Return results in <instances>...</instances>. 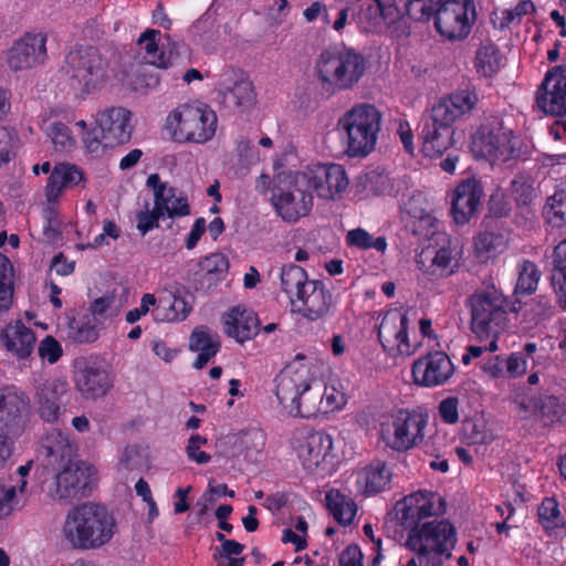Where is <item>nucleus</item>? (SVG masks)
<instances>
[{"mask_svg": "<svg viewBox=\"0 0 566 566\" xmlns=\"http://www.w3.org/2000/svg\"><path fill=\"white\" fill-rule=\"evenodd\" d=\"M322 363L297 354L275 378V395L290 416L317 418L342 411L348 401L339 379L321 380Z\"/></svg>", "mask_w": 566, "mask_h": 566, "instance_id": "obj_1", "label": "nucleus"}, {"mask_svg": "<svg viewBox=\"0 0 566 566\" xmlns=\"http://www.w3.org/2000/svg\"><path fill=\"white\" fill-rule=\"evenodd\" d=\"M117 531V521L105 506L82 503L65 513L59 538L62 545L74 551H97L108 545Z\"/></svg>", "mask_w": 566, "mask_h": 566, "instance_id": "obj_2", "label": "nucleus"}, {"mask_svg": "<svg viewBox=\"0 0 566 566\" xmlns=\"http://www.w3.org/2000/svg\"><path fill=\"white\" fill-rule=\"evenodd\" d=\"M378 437L388 449L396 452L422 448L428 453H434L448 444L447 434L430 427L426 412L410 409H398L384 416L379 422Z\"/></svg>", "mask_w": 566, "mask_h": 566, "instance_id": "obj_3", "label": "nucleus"}, {"mask_svg": "<svg viewBox=\"0 0 566 566\" xmlns=\"http://www.w3.org/2000/svg\"><path fill=\"white\" fill-rule=\"evenodd\" d=\"M478 96L468 90L441 97L431 108L430 122L422 128V151L426 156H440L453 145V124L468 115L475 106Z\"/></svg>", "mask_w": 566, "mask_h": 566, "instance_id": "obj_4", "label": "nucleus"}, {"mask_svg": "<svg viewBox=\"0 0 566 566\" xmlns=\"http://www.w3.org/2000/svg\"><path fill=\"white\" fill-rule=\"evenodd\" d=\"M93 128L84 119L74 123L80 132L81 140L92 155H99L105 147H116L128 143L135 129V118L132 111L123 106H107L94 115Z\"/></svg>", "mask_w": 566, "mask_h": 566, "instance_id": "obj_5", "label": "nucleus"}, {"mask_svg": "<svg viewBox=\"0 0 566 566\" xmlns=\"http://www.w3.org/2000/svg\"><path fill=\"white\" fill-rule=\"evenodd\" d=\"M280 281L294 312L308 321H317L328 314L333 306L332 293L321 280L310 279L303 268L284 265Z\"/></svg>", "mask_w": 566, "mask_h": 566, "instance_id": "obj_6", "label": "nucleus"}, {"mask_svg": "<svg viewBox=\"0 0 566 566\" xmlns=\"http://www.w3.org/2000/svg\"><path fill=\"white\" fill-rule=\"evenodd\" d=\"M280 281L294 312L308 321H317L328 314L333 306L332 293L321 280L310 279L303 268L284 265Z\"/></svg>", "mask_w": 566, "mask_h": 566, "instance_id": "obj_7", "label": "nucleus"}, {"mask_svg": "<svg viewBox=\"0 0 566 566\" xmlns=\"http://www.w3.org/2000/svg\"><path fill=\"white\" fill-rule=\"evenodd\" d=\"M458 542L455 526L447 518H432L407 531L405 547L427 566H443Z\"/></svg>", "mask_w": 566, "mask_h": 566, "instance_id": "obj_8", "label": "nucleus"}, {"mask_svg": "<svg viewBox=\"0 0 566 566\" xmlns=\"http://www.w3.org/2000/svg\"><path fill=\"white\" fill-rule=\"evenodd\" d=\"M293 448L303 470L316 480L333 475L343 461L340 441L323 430L297 437Z\"/></svg>", "mask_w": 566, "mask_h": 566, "instance_id": "obj_9", "label": "nucleus"}, {"mask_svg": "<svg viewBox=\"0 0 566 566\" xmlns=\"http://www.w3.org/2000/svg\"><path fill=\"white\" fill-rule=\"evenodd\" d=\"M381 114L371 104L360 103L345 112L337 120V129L352 157H365L377 143Z\"/></svg>", "mask_w": 566, "mask_h": 566, "instance_id": "obj_10", "label": "nucleus"}, {"mask_svg": "<svg viewBox=\"0 0 566 566\" xmlns=\"http://www.w3.org/2000/svg\"><path fill=\"white\" fill-rule=\"evenodd\" d=\"M218 117L207 104L193 102L179 105L166 119V128L178 143L206 144L217 132Z\"/></svg>", "mask_w": 566, "mask_h": 566, "instance_id": "obj_11", "label": "nucleus"}, {"mask_svg": "<svg viewBox=\"0 0 566 566\" xmlns=\"http://www.w3.org/2000/svg\"><path fill=\"white\" fill-rule=\"evenodd\" d=\"M65 72L74 94L85 98L101 91L109 80L107 63L93 46L72 49L65 57Z\"/></svg>", "mask_w": 566, "mask_h": 566, "instance_id": "obj_12", "label": "nucleus"}, {"mask_svg": "<svg viewBox=\"0 0 566 566\" xmlns=\"http://www.w3.org/2000/svg\"><path fill=\"white\" fill-rule=\"evenodd\" d=\"M366 71L365 57L353 49H331L323 51L315 64L319 81L337 91L353 88Z\"/></svg>", "mask_w": 566, "mask_h": 566, "instance_id": "obj_13", "label": "nucleus"}, {"mask_svg": "<svg viewBox=\"0 0 566 566\" xmlns=\"http://www.w3.org/2000/svg\"><path fill=\"white\" fill-rule=\"evenodd\" d=\"M470 148L474 157L492 166L510 164L520 156L513 130L499 120L481 125L471 136Z\"/></svg>", "mask_w": 566, "mask_h": 566, "instance_id": "obj_14", "label": "nucleus"}, {"mask_svg": "<svg viewBox=\"0 0 566 566\" xmlns=\"http://www.w3.org/2000/svg\"><path fill=\"white\" fill-rule=\"evenodd\" d=\"M326 201L343 198L349 187L345 168L339 164H313L298 171V185Z\"/></svg>", "mask_w": 566, "mask_h": 566, "instance_id": "obj_15", "label": "nucleus"}, {"mask_svg": "<svg viewBox=\"0 0 566 566\" xmlns=\"http://www.w3.org/2000/svg\"><path fill=\"white\" fill-rule=\"evenodd\" d=\"M434 28L447 41H462L469 36L476 20L473 0L441 1L434 10Z\"/></svg>", "mask_w": 566, "mask_h": 566, "instance_id": "obj_16", "label": "nucleus"}, {"mask_svg": "<svg viewBox=\"0 0 566 566\" xmlns=\"http://www.w3.org/2000/svg\"><path fill=\"white\" fill-rule=\"evenodd\" d=\"M471 329L479 338L496 337L504 326V298L497 291H483L469 300Z\"/></svg>", "mask_w": 566, "mask_h": 566, "instance_id": "obj_17", "label": "nucleus"}, {"mask_svg": "<svg viewBox=\"0 0 566 566\" xmlns=\"http://www.w3.org/2000/svg\"><path fill=\"white\" fill-rule=\"evenodd\" d=\"M395 513L400 525L407 532L429 521L430 517L438 518L443 515L446 501L436 492L419 490L398 501L395 505Z\"/></svg>", "mask_w": 566, "mask_h": 566, "instance_id": "obj_18", "label": "nucleus"}, {"mask_svg": "<svg viewBox=\"0 0 566 566\" xmlns=\"http://www.w3.org/2000/svg\"><path fill=\"white\" fill-rule=\"evenodd\" d=\"M271 205L285 222L295 223L313 208V196L305 185H298V171L289 177L284 187H277L271 196Z\"/></svg>", "mask_w": 566, "mask_h": 566, "instance_id": "obj_19", "label": "nucleus"}, {"mask_svg": "<svg viewBox=\"0 0 566 566\" xmlns=\"http://www.w3.org/2000/svg\"><path fill=\"white\" fill-rule=\"evenodd\" d=\"M408 314L401 310L387 311L378 327V338L384 350L390 356H411L420 343L411 340L408 334Z\"/></svg>", "mask_w": 566, "mask_h": 566, "instance_id": "obj_20", "label": "nucleus"}, {"mask_svg": "<svg viewBox=\"0 0 566 566\" xmlns=\"http://www.w3.org/2000/svg\"><path fill=\"white\" fill-rule=\"evenodd\" d=\"M461 254L447 234H440L434 244H429L417 254V268L427 275L448 277L460 266Z\"/></svg>", "mask_w": 566, "mask_h": 566, "instance_id": "obj_21", "label": "nucleus"}, {"mask_svg": "<svg viewBox=\"0 0 566 566\" xmlns=\"http://www.w3.org/2000/svg\"><path fill=\"white\" fill-rule=\"evenodd\" d=\"M30 420L28 395L15 386L0 387V430L18 439Z\"/></svg>", "mask_w": 566, "mask_h": 566, "instance_id": "obj_22", "label": "nucleus"}, {"mask_svg": "<svg viewBox=\"0 0 566 566\" xmlns=\"http://www.w3.org/2000/svg\"><path fill=\"white\" fill-rule=\"evenodd\" d=\"M73 381L81 396L90 400L104 397L113 387L112 374L103 363L93 358L75 361Z\"/></svg>", "mask_w": 566, "mask_h": 566, "instance_id": "obj_23", "label": "nucleus"}, {"mask_svg": "<svg viewBox=\"0 0 566 566\" xmlns=\"http://www.w3.org/2000/svg\"><path fill=\"white\" fill-rule=\"evenodd\" d=\"M51 468L56 471L53 495L61 501H70L84 493L96 475L92 464L75 460Z\"/></svg>", "mask_w": 566, "mask_h": 566, "instance_id": "obj_24", "label": "nucleus"}, {"mask_svg": "<svg viewBox=\"0 0 566 566\" xmlns=\"http://www.w3.org/2000/svg\"><path fill=\"white\" fill-rule=\"evenodd\" d=\"M48 36L43 32H27L15 40L7 53V63L13 71H25L43 65L48 60Z\"/></svg>", "mask_w": 566, "mask_h": 566, "instance_id": "obj_25", "label": "nucleus"}, {"mask_svg": "<svg viewBox=\"0 0 566 566\" xmlns=\"http://www.w3.org/2000/svg\"><path fill=\"white\" fill-rule=\"evenodd\" d=\"M484 197V187L480 179L469 177L448 193L450 214L458 226L468 224L481 207Z\"/></svg>", "mask_w": 566, "mask_h": 566, "instance_id": "obj_26", "label": "nucleus"}, {"mask_svg": "<svg viewBox=\"0 0 566 566\" xmlns=\"http://www.w3.org/2000/svg\"><path fill=\"white\" fill-rule=\"evenodd\" d=\"M454 370L451 358L444 352L433 350L412 363L411 377L420 387L434 388L448 382Z\"/></svg>", "mask_w": 566, "mask_h": 566, "instance_id": "obj_27", "label": "nucleus"}, {"mask_svg": "<svg viewBox=\"0 0 566 566\" xmlns=\"http://www.w3.org/2000/svg\"><path fill=\"white\" fill-rule=\"evenodd\" d=\"M536 101L538 107L547 114H566V67L555 66L546 73Z\"/></svg>", "mask_w": 566, "mask_h": 566, "instance_id": "obj_28", "label": "nucleus"}, {"mask_svg": "<svg viewBox=\"0 0 566 566\" xmlns=\"http://www.w3.org/2000/svg\"><path fill=\"white\" fill-rule=\"evenodd\" d=\"M35 342L34 332L20 319L8 323L0 331L1 347L18 361H25L32 356Z\"/></svg>", "mask_w": 566, "mask_h": 566, "instance_id": "obj_29", "label": "nucleus"}, {"mask_svg": "<svg viewBox=\"0 0 566 566\" xmlns=\"http://www.w3.org/2000/svg\"><path fill=\"white\" fill-rule=\"evenodd\" d=\"M147 185L154 189L155 208L159 216L180 218L190 213L187 197L178 189L163 184L158 175H150Z\"/></svg>", "mask_w": 566, "mask_h": 566, "instance_id": "obj_30", "label": "nucleus"}, {"mask_svg": "<svg viewBox=\"0 0 566 566\" xmlns=\"http://www.w3.org/2000/svg\"><path fill=\"white\" fill-rule=\"evenodd\" d=\"M223 329L227 336L243 344L258 334L259 319L253 311L243 305H235L222 316Z\"/></svg>", "mask_w": 566, "mask_h": 566, "instance_id": "obj_31", "label": "nucleus"}, {"mask_svg": "<svg viewBox=\"0 0 566 566\" xmlns=\"http://www.w3.org/2000/svg\"><path fill=\"white\" fill-rule=\"evenodd\" d=\"M85 181V174L80 166L67 161L59 163L52 168L45 186V198L48 202H56L64 190Z\"/></svg>", "mask_w": 566, "mask_h": 566, "instance_id": "obj_32", "label": "nucleus"}, {"mask_svg": "<svg viewBox=\"0 0 566 566\" xmlns=\"http://www.w3.org/2000/svg\"><path fill=\"white\" fill-rule=\"evenodd\" d=\"M41 130L52 144L55 153L69 154L76 148V137L71 128L62 122L56 111H51L42 117Z\"/></svg>", "mask_w": 566, "mask_h": 566, "instance_id": "obj_33", "label": "nucleus"}, {"mask_svg": "<svg viewBox=\"0 0 566 566\" xmlns=\"http://www.w3.org/2000/svg\"><path fill=\"white\" fill-rule=\"evenodd\" d=\"M41 446L49 467H55L74 460L76 444L67 432L53 429L42 439Z\"/></svg>", "mask_w": 566, "mask_h": 566, "instance_id": "obj_34", "label": "nucleus"}, {"mask_svg": "<svg viewBox=\"0 0 566 566\" xmlns=\"http://www.w3.org/2000/svg\"><path fill=\"white\" fill-rule=\"evenodd\" d=\"M390 9L380 0H356L352 6V19L361 31L374 32L386 21Z\"/></svg>", "mask_w": 566, "mask_h": 566, "instance_id": "obj_35", "label": "nucleus"}, {"mask_svg": "<svg viewBox=\"0 0 566 566\" xmlns=\"http://www.w3.org/2000/svg\"><path fill=\"white\" fill-rule=\"evenodd\" d=\"M221 342L217 332L206 327H196L189 339V348L197 352L198 356L193 367L201 369L220 350Z\"/></svg>", "mask_w": 566, "mask_h": 566, "instance_id": "obj_36", "label": "nucleus"}, {"mask_svg": "<svg viewBox=\"0 0 566 566\" xmlns=\"http://www.w3.org/2000/svg\"><path fill=\"white\" fill-rule=\"evenodd\" d=\"M391 480V471L381 461L371 462L357 472L356 488L365 494L377 493L386 489Z\"/></svg>", "mask_w": 566, "mask_h": 566, "instance_id": "obj_37", "label": "nucleus"}, {"mask_svg": "<svg viewBox=\"0 0 566 566\" xmlns=\"http://www.w3.org/2000/svg\"><path fill=\"white\" fill-rule=\"evenodd\" d=\"M191 311V304L187 297L171 294L169 297L159 298L158 306L154 310V321L158 323L181 322Z\"/></svg>", "mask_w": 566, "mask_h": 566, "instance_id": "obj_38", "label": "nucleus"}, {"mask_svg": "<svg viewBox=\"0 0 566 566\" xmlns=\"http://www.w3.org/2000/svg\"><path fill=\"white\" fill-rule=\"evenodd\" d=\"M475 256L481 262H488L506 251L509 238L502 232L484 231L473 239Z\"/></svg>", "mask_w": 566, "mask_h": 566, "instance_id": "obj_39", "label": "nucleus"}, {"mask_svg": "<svg viewBox=\"0 0 566 566\" xmlns=\"http://www.w3.org/2000/svg\"><path fill=\"white\" fill-rule=\"evenodd\" d=\"M325 501L329 513L339 525L347 526L354 522L358 507L352 496L332 489L326 493Z\"/></svg>", "mask_w": 566, "mask_h": 566, "instance_id": "obj_40", "label": "nucleus"}, {"mask_svg": "<svg viewBox=\"0 0 566 566\" xmlns=\"http://www.w3.org/2000/svg\"><path fill=\"white\" fill-rule=\"evenodd\" d=\"M502 66L503 56L497 46L490 41L481 43L474 57L476 72L484 77H490L497 73Z\"/></svg>", "mask_w": 566, "mask_h": 566, "instance_id": "obj_41", "label": "nucleus"}, {"mask_svg": "<svg viewBox=\"0 0 566 566\" xmlns=\"http://www.w3.org/2000/svg\"><path fill=\"white\" fill-rule=\"evenodd\" d=\"M537 345L533 342H528L523 346V350L512 353L505 358V376L516 378L523 376L528 368V361L531 360L533 366L538 364Z\"/></svg>", "mask_w": 566, "mask_h": 566, "instance_id": "obj_42", "label": "nucleus"}, {"mask_svg": "<svg viewBox=\"0 0 566 566\" xmlns=\"http://www.w3.org/2000/svg\"><path fill=\"white\" fill-rule=\"evenodd\" d=\"M537 514L541 525L547 533L559 535L564 532L565 521L555 499L546 497L543 500Z\"/></svg>", "mask_w": 566, "mask_h": 566, "instance_id": "obj_43", "label": "nucleus"}, {"mask_svg": "<svg viewBox=\"0 0 566 566\" xmlns=\"http://www.w3.org/2000/svg\"><path fill=\"white\" fill-rule=\"evenodd\" d=\"M552 283L560 306L566 310V239L554 251Z\"/></svg>", "mask_w": 566, "mask_h": 566, "instance_id": "obj_44", "label": "nucleus"}, {"mask_svg": "<svg viewBox=\"0 0 566 566\" xmlns=\"http://www.w3.org/2000/svg\"><path fill=\"white\" fill-rule=\"evenodd\" d=\"M160 35V32L157 30H147L140 35L138 43L142 50L146 52L148 63L165 69L171 63V52L167 54L164 51H159L158 39Z\"/></svg>", "mask_w": 566, "mask_h": 566, "instance_id": "obj_45", "label": "nucleus"}, {"mask_svg": "<svg viewBox=\"0 0 566 566\" xmlns=\"http://www.w3.org/2000/svg\"><path fill=\"white\" fill-rule=\"evenodd\" d=\"M27 482L7 484L0 482V521L10 517L20 509L21 495L25 492Z\"/></svg>", "mask_w": 566, "mask_h": 566, "instance_id": "obj_46", "label": "nucleus"}, {"mask_svg": "<svg viewBox=\"0 0 566 566\" xmlns=\"http://www.w3.org/2000/svg\"><path fill=\"white\" fill-rule=\"evenodd\" d=\"M463 434L471 444H485L494 440L493 430L483 416H474L463 423Z\"/></svg>", "mask_w": 566, "mask_h": 566, "instance_id": "obj_47", "label": "nucleus"}, {"mask_svg": "<svg viewBox=\"0 0 566 566\" xmlns=\"http://www.w3.org/2000/svg\"><path fill=\"white\" fill-rule=\"evenodd\" d=\"M227 98L242 112L250 109L256 101L253 83L248 77L242 76L229 91Z\"/></svg>", "mask_w": 566, "mask_h": 566, "instance_id": "obj_48", "label": "nucleus"}, {"mask_svg": "<svg viewBox=\"0 0 566 566\" xmlns=\"http://www.w3.org/2000/svg\"><path fill=\"white\" fill-rule=\"evenodd\" d=\"M345 240L348 247L359 250L375 249L379 253H385L387 250V241L385 237L375 238L363 228L349 230Z\"/></svg>", "mask_w": 566, "mask_h": 566, "instance_id": "obj_49", "label": "nucleus"}, {"mask_svg": "<svg viewBox=\"0 0 566 566\" xmlns=\"http://www.w3.org/2000/svg\"><path fill=\"white\" fill-rule=\"evenodd\" d=\"M517 274L515 294L528 295L534 293L541 277L537 266L533 262L524 260L517 265Z\"/></svg>", "mask_w": 566, "mask_h": 566, "instance_id": "obj_50", "label": "nucleus"}, {"mask_svg": "<svg viewBox=\"0 0 566 566\" xmlns=\"http://www.w3.org/2000/svg\"><path fill=\"white\" fill-rule=\"evenodd\" d=\"M13 298V268L10 260L0 253V312L8 311Z\"/></svg>", "mask_w": 566, "mask_h": 566, "instance_id": "obj_51", "label": "nucleus"}, {"mask_svg": "<svg viewBox=\"0 0 566 566\" xmlns=\"http://www.w3.org/2000/svg\"><path fill=\"white\" fill-rule=\"evenodd\" d=\"M544 216L553 227H560L566 223V195L556 188L544 207Z\"/></svg>", "mask_w": 566, "mask_h": 566, "instance_id": "obj_52", "label": "nucleus"}, {"mask_svg": "<svg viewBox=\"0 0 566 566\" xmlns=\"http://www.w3.org/2000/svg\"><path fill=\"white\" fill-rule=\"evenodd\" d=\"M208 446L209 442L206 437L199 433L191 434L185 447L187 459L198 465L208 464L212 459L211 454L207 451Z\"/></svg>", "mask_w": 566, "mask_h": 566, "instance_id": "obj_53", "label": "nucleus"}, {"mask_svg": "<svg viewBox=\"0 0 566 566\" xmlns=\"http://www.w3.org/2000/svg\"><path fill=\"white\" fill-rule=\"evenodd\" d=\"M120 308V303L112 295L96 298L91 305V312L96 321L113 318L119 314Z\"/></svg>", "mask_w": 566, "mask_h": 566, "instance_id": "obj_54", "label": "nucleus"}, {"mask_svg": "<svg viewBox=\"0 0 566 566\" xmlns=\"http://www.w3.org/2000/svg\"><path fill=\"white\" fill-rule=\"evenodd\" d=\"M19 139L4 126H0V168L8 165L17 156Z\"/></svg>", "mask_w": 566, "mask_h": 566, "instance_id": "obj_55", "label": "nucleus"}, {"mask_svg": "<svg viewBox=\"0 0 566 566\" xmlns=\"http://www.w3.org/2000/svg\"><path fill=\"white\" fill-rule=\"evenodd\" d=\"M536 11L535 4L531 0H521L514 8L505 9L502 14V27L518 24L525 17H531Z\"/></svg>", "mask_w": 566, "mask_h": 566, "instance_id": "obj_56", "label": "nucleus"}, {"mask_svg": "<svg viewBox=\"0 0 566 566\" xmlns=\"http://www.w3.org/2000/svg\"><path fill=\"white\" fill-rule=\"evenodd\" d=\"M442 0H406L407 13L416 20H429Z\"/></svg>", "mask_w": 566, "mask_h": 566, "instance_id": "obj_57", "label": "nucleus"}, {"mask_svg": "<svg viewBox=\"0 0 566 566\" xmlns=\"http://www.w3.org/2000/svg\"><path fill=\"white\" fill-rule=\"evenodd\" d=\"M545 165L548 166L549 175L556 181V188L566 195V155H551L546 158Z\"/></svg>", "mask_w": 566, "mask_h": 566, "instance_id": "obj_58", "label": "nucleus"}, {"mask_svg": "<svg viewBox=\"0 0 566 566\" xmlns=\"http://www.w3.org/2000/svg\"><path fill=\"white\" fill-rule=\"evenodd\" d=\"M38 354L42 360L53 365L63 356V348L60 342L49 335L39 343Z\"/></svg>", "mask_w": 566, "mask_h": 566, "instance_id": "obj_59", "label": "nucleus"}, {"mask_svg": "<svg viewBox=\"0 0 566 566\" xmlns=\"http://www.w3.org/2000/svg\"><path fill=\"white\" fill-rule=\"evenodd\" d=\"M200 268L207 274L220 277L226 274L229 269L228 258L222 253H212L202 259Z\"/></svg>", "mask_w": 566, "mask_h": 566, "instance_id": "obj_60", "label": "nucleus"}, {"mask_svg": "<svg viewBox=\"0 0 566 566\" xmlns=\"http://www.w3.org/2000/svg\"><path fill=\"white\" fill-rule=\"evenodd\" d=\"M71 337L77 343H91L97 339V328L85 321H75L71 325Z\"/></svg>", "mask_w": 566, "mask_h": 566, "instance_id": "obj_61", "label": "nucleus"}, {"mask_svg": "<svg viewBox=\"0 0 566 566\" xmlns=\"http://www.w3.org/2000/svg\"><path fill=\"white\" fill-rule=\"evenodd\" d=\"M512 195L521 205H527L536 196L533 185L523 176L512 181Z\"/></svg>", "mask_w": 566, "mask_h": 566, "instance_id": "obj_62", "label": "nucleus"}, {"mask_svg": "<svg viewBox=\"0 0 566 566\" xmlns=\"http://www.w3.org/2000/svg\"><path fill=\"white\" fill-rule=\"evenodd\" d=\"M39 413L46 422H54L61 415L60 401L39 392Z\"/></svg>", "mask_w": 566, "mask_h": 566, "instance_id": "obj_63", "label": "nucleus"}, {"mask_svg": "<svg viewBox=\"0 0 566 566\" xmlns=\"http://www.w3.org/2000/svg\"><path fill=\"white\" fill-rule=\"evenodd\" d=\"M481 369L491 378L505 377V358L501 355L483 358L480 363Z\"/></svg>", "mask_w": 566, "mask_h": 566, "instance_id": "obj_64", "label": "nucleus"}]
</instances>
